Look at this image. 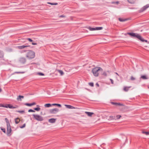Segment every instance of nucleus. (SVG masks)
I'll use <instances>...</instances> for the list:
<instances>
[{
  "instance_id": "1",
  "label": "nucleus",
  "mask_w": 149,
  "mask_h": 149,
  "mask_svg": "<svg viewBox=\"0 0 149 149\" xmlns=\"http://www.w3.org/2000/svg\"><path fill=\"white\" fill-rule=\"evenodd\" d=\"M127 34H128L131 37L137 38L142 42H147V40H145L139 34L137 33H127Z\"/></svg>"
},
{
  "instance_id": "2",
  "label": "nucleus",
  "mask_w": 149,
  "mask_h": 149,
  "mask_svg": "<svg viewBox=\"0 0 149 149\" xmlns=\"http://www.w3.org/2000/svg\"><path fill=\"white\" fill-rule=\"evenodd\" d=\"M5 120L7 126V134L8 136H10L11 135L10 133L11 132V129L10 127V126L8 119L7 118H5Z\"/></svg>"
},
{
  "instance_id": "3",
  "label": "nucleus",
  "mask_w": 149,
  "mask_h": 149,
  "mask_svg": "<svg viewBox=\"0 0 149 149\" xmlns=\"http://www.w3.org/2000/svg\"><path fill=\"white\" fill-rule=\"evenodd\" d=\"M5 120L7 126V134L8 136H10L11 135L10 133L11 132V129L10 127V126L8 119L7 118H5Z\"/></svg>"
},
{
  "instance_id": "4",
  "label": "nucleus",
  "mask_w": 149,
  "mask_h": 149,
  "mask_svg": "<svg viewBox=\"0 0 149 149\" xmlns=\"http://www.w3.org/2000/svg\"><path fill=\"white\" fill-rule=\"evenodd\" d=\"M102 70V69L100 67H96L92 69V72L95 76L97 77L99 75L98 71Z\"/></svg>"
},
{
  "instance_id": "5",
  "label": "nucleus",
  "mask_w": 149,
  "mask_h": 149,
  "mask_svg": "<svg viewBox=\"0 0 149 149\" xmlns=\"http://www.w3.org/2000/svg\"><path fill=\"white\" fill-rule=\"evenodd\" d=\"M26 57L29 59L33 58L35 57V53L31 50H28V52L26 54Z\"/></svg>"
},
{
  "instance_id": "6",
  "label": "nucleus",
  "mask_w": 149,
  "mask_h": 149,
  "mask_svg": "<svg viewBox=\"0 0 149 149\" xmlns=\"http://www.w3.org/2000/svg\"><path fill=\"white\" fill-rule=\"evenodd\" d=\"M33 116L35 119L38 121H41L43 120V118L39 115L33 114Z\"/></svg>"
},
{
  "instance_id": "7",
  "label": "nucleus",
  "mask_w": 149,
  "mask_h": 149,
  "mask_svg": "<svg viewBox=\"0 0 149 149\" xmlns=\"http://www.w3.org/2000/svg\"><path fill=\"white\" fill-rule=\"evenodd\" d=\"M88 29L91 31H93L95 30H101L103 29V28L102 27H97L95 28H94L89 26L88 28Z\"/></svg>"
},
{
  "instance_id": "8",
  "label": "nucleus",
  "mask_w": 149,
  "mask_h": 149,
  "mask_svg": "<svg viewBox=\"0 0 149 149\" xmlns=\"http://www.w3.org/2000/svg\"><path fill=\"white\" fill-rule=\"evenodd\" d=\"M148 7H149V4H148L143 7L139 10V12L140 13L146 10Z\"/></svg>"
},
{
  "instance_id": "9",
  "label": "nucleus",
  "mask_w": 149,
  "mask_h": 149,
  "mask_svg": "<svg viewBox=\"0 0 149 149\" xmlns=\"http://www.w3.org/2000/svg\"><path fill=\"white\" fill-rule=\"evenodd\" d=\"M19 61L21 63L24 64L26 61V59L24 57H21L19 59Z\"/></svg>"
},
{
  "instance_id": "10",
  "label": "nucleus",
  "mask_w": 149,
  "mask_h": 149,
  "mask_svg": "<svg viewBox=\"0 0 149 149\" xmlns=\"http://www.w3.org/2000/svg\"><path fill=\"white\" fill-rule=\"evenodd\" d=\"M59 111L58 109L57 108H55L50 110V112L52 114L56 113Z\"/></svg>"
},
{
  "instance_id": "11",
  "label": "nucleus",
  "mask_w": 149,
  "mask_h": 149,
  "mask_svg": "<svg viewBox=\"0 0 149 149\" xmlns=\"http://www.w3.org/2000/svg\"><path fill=\"white\" fill-rule=\"evenodd\" d=\"M30 45H22L21 46H18L16 47L17 48L19 49H22L24 48L28 47H30Z\"/></svg>"
},
{
  "instance_id": "12",
  "label": "nucleus",
  "mask_w": 149,
  "mask_h": 149,
  "mask_svg": "<svg viewBox=\"0 0 149 149\" xmlns=\"http://www.w3.org/2000/svg\"><path fill=\"white\" fill-rule=\"evenodd\" d=\"M56 119L54 118H51L49 119L48 121L51 123H54L56 122Z\"/></svg>"
},
{
  "instance_id": "13",
  "label": "nucleus",
  "mask_w": 149,
  "mask_h": 149,
  "mask_svg": "<svg viewBox=\"0 0 149 149\" xmlns=\"http://www.w3.org/2000/svg\"><path fill=\"white\" fill-rule=\"evenodd\" d=\"M85 113L86 114H87L88 116L90 117H91L94 113L92 112H90L87 111H85Z\"/></svg>"
},
{
  "instance_id": "14",
  "label": "nucleus",
  "mask_w": 149,
  "mask_h": 149,
  "mask_svg": "<svg viewBox=\"0 0 149 149\" xmlns=\"http://www.w3.org/2000/svg\"><path fill=\"white\" fill-rule=\"evenodd\" d=\"M110 71H104L103 72L102 74V75L104 76H107V74L109 73Z\"/></svg>"
},
{
  "instance_id": "15",
  "label": "nucleus",
  "mask_w": 149,
  "mask_h": 149,
  "mask_svg": "<svg viewBox=\"0 0 149 149\" xmlns=\"http://www.w3.org/2000/svg\"><path fill=\"white\" fill-rule=\"evenodd\" d=\"M131 87V86H128V87H127V86H125L124 87V88H123V90L125 91V92H127V91L129 90V89Z\"/></svg>"
},
{
  "instance_id": "16",
  "label": "nucleus",
  "mask_w": 149,
  "mask_h": 149,
  "mask_svg": "<svg viewBox=\"0 0 149 149\" xmlns=\"http://www.w3.org/2000/svg\"><path fill=\"white\" fill-rule=\"evenodd\" d=\"M109 119L110 120H116L115 116H109Z\"/></svg>"
},
{
  "instance_id": "17",
  "label": "nucleus",
  "mask_w": 149,
  "mask_h": 149,
  "mask_svg": "<svg viewBox=\"0 0 149 149\" xmlns=\"http://www.w3.org/2000/svg\"><path fill=\"white\" fill-rule=\"evenodd\" d=\"M141 78L144 80L147 79H148V77L146 75H142L141 77Z\"/></svg>"
},
{
  "instance_id": "18",
  "label": "nucleus",
  "mask_w": 149,
  "mask_h": 149,
  "mask_svg": "<svg viewBox=\"0 0 149 149\" xmlns=\"http://www.w3.org/2000/svg\"><path fill=\"white\" fill-rule=\"evenodd\" d=\"M65 106L67 108H68V109H72L74 108V107L73 106H71L70 105L65 104Z\"/></svg>"
},
{
  "instance_id": "19",
  "label": "nucleus",
  "mask_w": 149,
  "mask_h": 149,
  "mask_svg": "<svg viewBox=\"0 0 149 149\" xmlns=\"http://www.w3.org/2000/svg\"><path fill=\"white\" fill-rule=\"evenodd\" d=\"M128 2L131 4H134L135 3V1L134 0H127Z\"/></svg>"
},
{
  "instance_id": "20",
  "label": "nucleus",
  "mask_w": 149,
  "mask_h": 149,
  "mask_svg": "<svg viewBox=\"0 0 149 149\" xmlns=\"http://www.w3.org/2000/svg\"><path fill=\"white\" fill-rule=\"evenodd\" d=\"M19 121H20V119L18 118H16L15 120V123L16 124L18 123H19Z\"/></svg>"
},
{
  "instance_id": "21",
  "label": "nucleus",
  "mask_w": 149,
  "mask_h": 149,
  "mask_svg": "<svg viewBox=\"0 0 149 149\" xmlns=\"http://www.w3.org/2000/svg\"><path fill=\"white\" fill-rule=\"evenodd\" d=\"M51 106H52V104L49 103L45 104L44 105V106L45 107H49Z\"/></svg>"
},
{
  "instance_id": "22",
  "label": "nucleus",
  "mask_w": 149,
  "mask_h": 149,
  "mask_svg": "<svg viewBox=\"0 0 149 149\" xmlns=\"http://www.w3.org/2000/svg\"><path fill=\"white\" fill-rule=\"evenodd\" d=\"M60 74L61 75H63L64 74V72L61 70H57Z\"/></svg>"
},
{
  "instance_id": "23",
  "label": "nucleus",
  "mask_w": 149,
  "mask_h": 149,
  "mask_svg": "<svg viewBox=\"0 0 149 149\" xmlns=\"http://www.w3.org/2000/svg\"><path fill=\"white\" fill-rule=\"evenodd\" d=\"M47 3L50 4L52 5H56L58 4V3H50V2H48Z\"/></svg>"
},
{
  "instance_id": "24",
  "label": "nucleus",
  "mask_w": 149,
  "mask_h": 149,
  "mask_svg": "<svg viewBox=\"0 0 149 149\" xmlns=\"http://www.w3.org/2000/svg\"><path fill=\"white\" fill-rule=\"evenodd\" d=\"M52 106H57L59 107H61V105L60 104H52Z\"/></svg>"
},
{
  "instance_id": "25",
  "label": "nucleus",
  "mask_w": 149,
  "mask_h": 149,
  "mask_svg": "<svg viewBox=\"0 0 149 149\" xmlns=\"http://www.w3.org/2000/svg\"><path fill=\"white\" fill-rule=\"evenodd\" d=\"M116 118V119H120L121 117V115H117L116 116H115Z\"/></svg>"
},
{
  "instance_id": "26",
  "label": "nucleus",
  "mask_w": 149,
  "mask_h": 149,
  "mask_svg": "<svg viewBox=\"0 0 149 149\" xmlns=\"http://www.w3.org/2000/svg\"><path fill=\"white\" fill-rule=\"evenodd\" d=\"M12 106H13L12 105L10 104H8L7 105V108H9L10 109H12Z\"/></svg>"
},
{
  "instance_id": "27",
  "label": "nucleus",
  "mask_w": 149,
  "mask_h": 149,
  "mask_svg": "<svg viewBox=\"0 0 149 149\" xmlns=\"http://www.w3.org/2000/svg\"><path fill=\"white\" fill-rule=\"evenodd\" d=\"M142 133L143 134H146V135H149V132H146L144 131H143L142 132Z\"/></svg>"
},
{
  "instance_id": "28",
  "label": "nucleus",
  "mask_w": 149,
  "mask_h": 149,
  "mask_svg": "<svg viewBox=\"0 0 149 149\" xmlns=\"http://www.w3.org/2000/svg\"><path fill=\"white\" fill-rule=\"evenodd\" d=\"M3 56V54L2 52L0 51V57L2 58Z\"/></svg>"
},
{
  "instance_id": "29",
  "label": "nucleus",
  "mask_w": 149,
  "mask_h": 149,
  "mask_svg": "<svg viewBox=\"0 0 149 149\" xmlns=\"http://www.w3.org/2000/svg\"><path fill=\"white\" fill-rule=\"evenodd\" d=\"M0 107L7 108V105H4L2 104H0Z\"/></svg>"
},
{
  "instance_id": "30",
  "label": "nucleus",
  "mask_w": 149,
  "mask_h": 149,
  "mask_svg": "<svg viewBox=\"0 0 149 149\" xmlns=\"http://www.w3.org/2000/svg\"><path fill=\"white\" fill-rule=\"evenodd\" d=\"M34 109L36 111H38L40 110V108L39 107H37L34 108Z\"/></svg>"
},
{
  "instance_id": "31",
  "label": "nucleus",
  "mask_w": 149,
  "mask_h": 149,
  "mask_svg": "<svg viewBox=\"0 0 149 149\" xmlns=\"http://www.w3.org/2000/svg\"><path fill=\"white\" fill-rule=\"evenodd\" d=\"M17 112H18L20 113H23L24 112V111H16Z\"/></svg>"
},
{
  "instance_id": "32",
  "label": "nucleus",
  "mask_w": 149,
  "mask_h": 149,
  "mask_svg": "<svg viewBox=\"0 0 149 149\" xmlns=\"http://www.w3.org/2000/svg\"><path fill=\"white\" fill-rule=\"evenodd\" d=\"M37 74L41 76H44V74L43 73H42L41 72H38L37 73Z\"/></svg>"
},
{
  "instance_id": "33",
  "label": "nucleus",
  "mask_w": 149,
  "mask_h": 149,
  "mask_svg": "<svg viewBox=\"0 0 149 149\" xmlns=\"http://www.w3.org/2000/svg\"><path fill=\"white\" fill-rule=\"evenodd\" d=\"M119 20L120 22H124V21H126V19H123L122 18H119Z\"/></svg>"
},
{
  "instance_id": "34",
  "label": "nucleus",
  "mask_w": 149,
  "mask_h": 149,
  "mask_svg": "<svg viewBox=\"0 0 149 149\" xmlns=\"http://www.w3.org/2000/svg\"><path fill=\"white\" fill-rule=\"evenodd\" d=\"M89 84L90 86L92 87H93L94 86L93 83L92 82L89 83Z\"/></svg>"
},
{
  "instance_id": "35",
  "label": "nucleus",
  "mask_w": 149,
  "mask_h": 149,
  "mask_svg": "<svg viewBox=\"0 0 149 149\" xmlns=\"http://www.w3.org/2000/svg\"><path fill=\"white\" fill-rule=\"evenodd\" d=\"M28 112H35V111L32 109H30L28 110Z\"/></svg>"
},
{
  "instance_id": "36",
  "label": "nucleus",
  "mask_w": 149,
  "mask_h": 149,
  "mask_svg": "<svg viewBox=\"0 0 149 149\" xmlns=\"http://www.w3.org/2000/svg\"><path fill=\"white\" fill-rule=\"evenodd\" d=\"M27 40H28L30 42H33V40L30 38H27Z\"/></svg>"
},
{
  "instance_id": "37",
  "label": "nucleus",
  "mask_w": 149,
  "mask_h": 149,
  "mask_svg": "<svg viewBox=\"0 0 149 149\" xmlns=\"http://www.w3.org/2000/svg\"><path fill=\"white\" fill-rule=\"evenodd\" d=\"M25 124H24L22 126H20V127L21 128H23L25 127Z\"/></svg>"
},
{
  "instance_id": "38",
  "label": "nucleus",
  "mask_w": 149,
  "mask_h": 149,
  "mask_svg": "<svg viewBox=\"0 0 149 149\" xmlns=\"http://www.w3.org/2000/svg\"><path fill=\"white\" fill-rule=\"evenodd\" d=\"M24 72H15V73H24Z\"/></svg>"
},
{
  "instance_id": "39",
  "label": "nucleus",
  "mask_w": 149,
  "mask_h": 149,
  "mask_svg": "<svg viewBox=\"0 0 149 149\" xmlns=\"http://www.w3.org/2000/svg\"><path fill=\"white\" fill-rule=\"evenodd\" d=\"M130 79L132 80H135V78L133 76H132L131 77Z\"/></svg>"
},
{
  "instance_id": "40",
  "label": "nucleus",
  "mask_w": 149,
  "mask_h": 149,
  "mask_svg": "<svg viewBox=\"0 0 149 149\" xmlns=\"http://www.w3.org/2000/svg\"><path fill=\"white\" fill-rule=\"evenodd\" d=\"M25 105H26V106H31V103L30 104V103H26V104H25Z\"/></svg>"
},
{
  "instance_id": "41",
  "label": "nucleus",
  "mask_w": 149,
  "mask_h": 149,
  "mask_svg": "<svg viewBox=\"0 0 149 149\" xmlns=\"http://www.w3.org/2000/svg\"><path fill=\"white\" fill-rule=\"evenodd\" d=\"M112 104L113 105H115L116 106H118V103H115L113 102H111Z\"/></svg>"
},
{
  "instance_id": "42",
  "label": "nucleus",
  "mask_w": 149,
  "mask_h": 149,
  "mask_svg": "<svg viewBox=\"0 0 149 149\" xmlns=\"http://www.w3.org/2000/svg\"><path fill=\"white\" fill-rule=\"evenodd\" d=\"M1 130H2L3 132L4 133H6V130L5 129H1Z\"/></svg>"
},
{
  "instance_id": "43",
  "label": "nucleus",
  "mask_w": 149,
  "mask_h": 149,
  "mask_svg": "<svg viewBox=\"0 0 149 149\" xmlns=\"http://www.w3.org/2000/svg\"><path fill=\"white\" fill-rule=\"evenodd\" d=\"M118 105L122 106H123V104H121L120 103H118Z\"/></svg>"
},
{
  "instance_id": "44",
  "label": "nucleus",
  "mask_w": 149,
  "mask_h": 149,
  "mask_svg": "<svg viewBox=\"0 0 149 149\" xmlns=\"http://www.w3.org/2000/svg\"><path fill=\"white\" fill-rule=\"evenodd\" d=\"M18 106H16L15 107H14V106H12V109H15V108H17L18 107Z\"/></svg>"
},
{
  "instance_id": "45",
  "label": "nucleus",
  "mask_w": 149,
  "mask_h": 149,
  "mask_svg": "<svg viewBox=\"0 0 149 149\" xmlns=\"http://www.w3.org/2000/svg\"><path fill=\"white\" fill-rule=\"evenodd\" d=\"M18 97H19V98H23L24 97L23 96H21V95H19L18 96Z\"/></svg>"
},
{
  "instance_id": "46",
  "label": "nucleus",
  "mask_w": 149,
  "mask_h": 149,
  "mask_svg": "<svg viewBox=\"0 0 149 149\" xmlns=\"http://www.w3.org/2000/svg\"><path fill=\"white\" fill-rule=\"evenodd\" d=\"M110 80L111 81V84H113V80L111 79H110Z\"/></svg>"
},
{
  "instance_id": "47",
  "label": "nucleus",
  "mask_w": 149,
  "mask_h": 149,
  "mask_svg": "<svg viewBox=\"0 0 149 149\" xmlns=\"http://www.w3.org/2000/svg\"><path fill=\"white\" fill-rule=\"evenodd\" d=\"M31 105L32 106L34 105H35L36 104V103L35 102H33V103H31Z\"/></svg>"
},
{
  "instance_id": "48",
  "label": "nucleus",
  "mask_w": 149,
  "mask_h": 149,
  "mask_svg": "<svg viewBox=\"0 0 149 149\" xmlns=\"http://www.w3.org/2000/svg\"><path fill=\"white\" fill-rule=\"evenodd\" d=\"M32 44L33 45H37V43H34V42H33L32 43Z\"/></svg>"
},
{
  "instance_id": "49",
  "label": "nucleus",
  "mask_w": 149,
  "mask_h": 149,
  "mask_svg": "<svg viewBox=\"0 0 149 149\" xmlns=\"http://www.w3.org/2000/svg\"><path fill=\"white\" fill-rule=\"evenodd\" d=\"M96 85L97 86V87H99V85L98 83H96Z\"/></svg>"
},
{
  "instance_id": "50",
  "label": "nucleus",
  "mask_w": 149,
  "mask_h": 149,
  "mask_svg": "<svg viewBox=\"0 0 149 149\" xmlns=\"http://www.w3.org/2000/svg\"><path fill=\"white\" fill-rule=\"evenodd\" d=\"M27 51L28 52V50H23V51H22V52H26Z\"/></svg>"
},
{
  "instance_id": "51",
  "label": "nucleus",
  "mask_w": 149,
  "mask_h": 149,
  "mask_svg": "<svg viewBox=\"0 0 149 149\" xmlns=\"http://www.w3.org/2000/svg\"><path fill=\"white\" fill-rule=\"evenodd\" d=\"M17 100H19V99L20 100V101H21V98H19V97H18V98H17Z\"/></svg>"
},
{
  "instance_id": "52",
  "label": "nucleus",
  "mask_w": 149,
  "mask_h": 149,
  "mask_svg": "<svg viewBox=\"0 0 149 149\" xmlns=\"http://www.w3.org/2000/svg\"><path fill=\"white\" fill-rule=\"evenodd\" d=\"M60 17H65V16H63V15H61V16H60Z\"/></svg>"
},
{
  "instance_id": "53",
  "label": "nucleus",
  "mask_w": 149,
  "mask_h": 149,
  "mask_svg": "<svg viewBox=\"0 0 149 149\" xmlns=\"http://www.w3.org/2000/svg\"><path fill=\"white\" fill-rule=\"evenodd\" d=\"M115 3H116L118 4L119 3V2L117 1V2H115Z\"/></svg>"
},
{
  "instance_id": "54",
  "label": "nucleus",
  "mask_w": 149,
  "mask_h": 149,
  "mask_svg": "<svg viewBox=\"0 0 149 149\" xmlns=\"http://www.w3.org/2000/svg\"><path fill=\"white\" fill-rule=\"evenodd\" d=\"M2 91V90L1 89V88H0V92H1Z\"/></svg>"
},
{
  "instance_id": "55",
  "label": "nucleus",
  "mask_w": 149,
  "mask_h": 149,
  "mask_svg": "<svg viewBox=\"0 0 149 149\" xmlns=\"http://www.w3.org/2000/svg\"><path fill=\"white\" fill-rule=\"evenodd\" d=\"M113 3V4H114V3H115V2H112V3Z\"/></svg>"
},
{
  "instance_id": "56",
  "label": "nucleus",
  "mask_w": 149,
  "mask_h": 149,
  "mask_svg": "<svg viewBox=\"0 0 149 149\" xmlns=\"http://www.w3.org/2000/svg\"><path fill=\"white\" fill-rule=\"evenodd\" d=\"M147 42L149 44V41H148Z\"/></svg>"
},
{
  "instance_id": "57",
  "label": "nucleus",
  "mask_w": 149,
  "mask_h": 149,
  "mask_svg": "<svg viewBox=\"0 0 149 149\" xmlns=\"http://www.w3.org/2000/svg\"><path fill=\"white\" fill-rule=\"evenodd\" d=\"M148 88L149 89V86H148Z\"/></svg>"
},
{
  "instance_id": "58",
  "label": "nucleus",
  "mask_w": 149,
  "mask_h": 149,
  "mask_svg": "<svg viewBox=\"0 0 149 149\" xmlns=\"http://www.w3.org/2000/svg\"><path fill=\"white\" fill-rule=\"evenodd\" d=\"M37 107H38V106H38V105H37Z\"/></svg>"
}]
</instances>
